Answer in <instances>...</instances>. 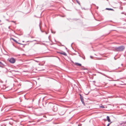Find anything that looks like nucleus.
<instances>
[{"instance_id": "1", "label": "nucleus", "mask_w": 126, "mask_h": 126, "mask_svg": "<svg viewBox=\"0 0 126 126\" xmlns=\"http://www.w3.org/2000/svg\"><path fill=\"white\" fill-rule=\"evenodd\" d=\"M125 49V47L124 46H121L118 47H116L115 48V51H122Z\"/></svg>"}, {"instance_id": "2", "label": "nucleus", "mask_w": 126, "mask_h": 126, "mask_svg": "<svg viewBox=\"0 0 126 126\" xmlns=\"http://www.w3.org/2000/svg\"><path fill=\"white\" fill-rule=\"evenodd\" d=\"M9 61L11 63H14L15 62L16 60L13 58H11L9 60Z\"/></svg>"}, {"instance_id": "3", "label": "nucleus", "mask_w": 126, "mask_h": 126, "mask_svg": "<svg viewBox=\"0 0 126 126\" xmlns=\"http://www.w3.org/2000/svg\"><path fill=\"white\" fill-rule=\"evenodd\" d=\"M54 105L52 103H49L48 107L49 108H51L52 107H54Z\"/></svg>"}, {"instance_id": "4", "label": "nucleus", "mask_w": 126, "mask_h": 126, "mask_svg": "<svg viewBox=\"0 0 126 126\" xmlns=\"http://www.w3.org/2000/svg\"><path fill=\"white\" fill-rule=\"evenodd\" d=\"M74 64L75 65H76L77 66H81V64L79 63H74Z\"/></svg>"}, {"instance_id": "5", "label": "nucleus", "mask_w": 126, "mask_h": 126, "mask_svg": "<svg viewBox=\"0 0 126 126\" xmlns=\"http://www.w3.org/2000/svg\"><path fill=\"white\" fill-rule=\"evenodd\" d=\"M80 99H81V100L82 102L84 104V102L83 101V97L81 96V95H80Z\"/></svg>"}, {"instance_id": "6", "label": "nucleus", "mask_w": 126, "mask_h": 126, "mask_svg": "<svg viewBox=\"0 0 126 126\" xmlns=\"http://www.w3.org/2000/svg\"><path fill=\"white\" fill-rule=\"evenodd\" d=\"M59 53L60 54L64 55V56H66L67 55V54L64 52H59Z\"/></svg>"}, {"instance_id": "7", "label": "nucleus", "mask_w": 126, "mask_h": 126, "mask_svg": "<svg viewBox=\"0 0 126 126\" xmlns=\"http://www.w3.org/2000/svg\"><path fill=\"white\" fill-rule=\"evenodd\" d=\"M107 120L108 122H110V120L109 116H108L107 117Z\"/></svg>"}, {"instance_id": "8", "label": "nucleus", "mask_w": 126, "mask_h": 126, "mask_svg": "<svg viewBox=\"0 0 126 126\" xmlns=\"http://www.w3.org/2000/svg\"><path fill=\"white\" fill-rule=\"evenodd\" d=\"M106 10H111V11H114V10L113 9H112L111 8H107L106 9Z\"/></svg>"}, {"instance_id": "9", "label": "nucleus", "mask_w": 126, "mask_h": 126, "mask_svg": "<svg viewBox=\"0 0 126 126\" xmlns=\"http://www.w3.org/2000/svg\"><path fill=\"white\" fill-rule=\"evenodd\" d=\"M12 39L15 42H16V43H17V41L16 40H15V39H14V38H12Z\"/></svg>"}, {"instance_id": "10", "label": "nucleus", "mask_w": 126, "mask_h": 126, "mask_svg": "<svg viewBox=\"0 0 126 126\" xmlns=\"http://www.w3.org/2000/svg\"><path fill=\"white\" fill-rule=\"evenodd\" d=\"M100 107L102 108H104V106H103V105L101 106H100Z\"/></svg>"}, {"instance_id": "11", "label": "nucleus", "mask_w": 126, "mask_h": 126, "mask_svg": "<svg viewBox=\"0 0 126 126\" xmlns=\"http://www.w3.org/2000/svg\"><path fill=\"white\" fill-rule=\"evenodd\" d=\"M77 2L79 5L80 4L79 3V2L78 1H77Z\"/></svg>"}, {"instance_id": "12", "label": "nucleus", "mask_w": 126, "mask_h": 126, "mask_svg": "<svg viewBox=\"0 0 126 126\" xmlns=\"http://www.w3.org/2000/svg\"><path fill=\"white\" fill-rule=\"evenodd\" d=\"M110 123H109L108 124L107 126H109Z\"/></svg>"}, {"instance_id": "13", "label": "nucleus", "mask_w": 126, "mask_h": 126, "mask_svg": "<svg viewBox=\"0 0 126 126\" xmlns=\"http://www.w3.org/2000/svg\"><path fill=\"white\" fill-rule=\"evenodd\" d=\"M11 22H14V23H16V21H11Z\"/></svg>"}, {"instance_id": "14", "label": "nucleus", "mask_w": 126, "mask_h": 126, "mask_svg": "<svg viewBox=\"0 0 126 126\" xmlns=\"http://www.w3.org/2000/svg\"><path fill=\"white\" fill-rule=\"evenodd\" d=\"M126 123V122H124V124H125Z\"/></svg>"}, {"instance_id": "15", "label": "nucleus", "mask_w": 126, "mask_h": 126, "mask_svg": "<svg viewBox=\"0 0 126 126\" xmlns=\"http://www.w3.org/2000/svg\"><path fill=\"white\" fill-rule=\"evenodd\" d=\"M1 20H0V22H1Z\"/></svg>"}]
</instances>
